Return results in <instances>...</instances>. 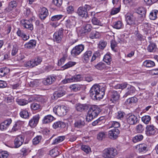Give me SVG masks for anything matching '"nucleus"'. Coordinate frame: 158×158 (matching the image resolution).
Here are the masks:
<instances>
[{
    "label": "nucleus",
    "mask_w": 158,
    "mask_h": 158,
    "mask_svg": "<svg viewBox=\"0 0 158 158\" xmlns=\"http://www.w3.org/2000/svg\"><path fill=\"white\" fill-rule=\"evenodd\" d=\"M138 101L137 98L135 97H131L127 99L126 102V103L127 105H128L130 104L135 103Z\"/></svg>",
    "instance_id": "obj_42"
},
{
    "label": "nucleus",
    "mask_w": 158,
    "mask_h": 158,
    "mask_svg": "<svg viewBox=\"0 0 158 158\" xmlns=\"http://www.w3.org/2000/svg\"><path fill=\"white\" fill-rule=\"evenodd\" d=\"M36 42L35 40H32L24 45V47L27 49H30L34 48L36 46Z\"/></svg>",
    "instance_id": "obj_22"
},
{
    "label": "nucleus",
    "mask_w": 158,
    "mask_h": 158,
    "mask_svg": "<svg viewBox=\"0 0 158 158\" xmlns=\"http://www.w3.org/2000/svg\"><path fill=\"white\" fill-rule=\"evenodd\" d=\"M66 93V91L65 89L62 87H60L59 88L58 91H55L53 94V96L54 98L55 99H57L59 98H60Z\"/></svg>",
    "instance_id": "obj_14"
},
{
    "label": "nucleus",
    "mask_w": 158,
    "mask_h": 158,
    "mask_svg": "<svg viewBox=\"0 0 158 158\" xmlns=\"http://www.w3.org/2000/svg\"><path fill=\"white\" fill-rule=\"evenodd\" d=\"M40 14L48 15V11L45 7H43L42 8Z\"/></svg>",
    "instance_id": "obj_63"
},
{
    "label": "nucleus",
    "mask_w": 158,
    "mask_h": 158,
    "mask_svg": "<svg viewBox=\"0 0 158 158\" xmlns=\"http://www.w3.org/2000/svg\"><path fill=\"white\" fill-rule=\"evenodd\" d=\"M158 13V10H154L150 12L149 16L150 19L152 20H154L157 18V14Z\"/></svg>",
    "instance_id": "obj_33"
},
{
    "label": "nucleus",
    "mask_w": 158,
    "mask_h": 158,
    "mask_svg": "<svg viewBox=\"0 0 158 158\" xmlns=\"http://www.w3.org/2000/svg\"><path fill=\"white\" fill-rule=\"evenodd\" d=\"M127 123L130 125H134L137 124L138 120L136 116L132 114H129L126 116Z\"/></svg>",
    "instance_id": "obj_8"
},
{
    "label": "nucleus",
    "mask_w": 158,
    "mask_h": 158,
    "mask_svg": "<svg viewBox=\"0 0 158 158\" xmlns=\"http://www.w3.org/2000/svg\"><path fill=\"white\" fill-rule=\"evenodd\" d=\"M77 13L78 15L82 18L85 19L89 18V16L87 11L83 6H80L77 10Z\"/></svg>",
    "instance_id": "obj_11"
},
{
    "label": "nucleus",
    "mask_w": 158,
    "mask_h": 158,
    "mask_svg": "<svg viewBox=\"0 0 158 158\" xmlns=\"http://www.w3.org/2000/svg\"><path fill=\"white\" fill-rule=\"evenodd\" d=\"M23 24V27L26 28H27L31 31L33 30V27L31 20H25L24 21V23Z\"/></svg>",
    "instance_id": "obj_23"
},
{
    "label": "nucleus",
    "mask_w": 158,
    "mask_h": 158,
    "mask_svg": "<svg viewBox=\"0 0 158 158\" xmlns=\"http://www.w3.org/2000/svg\"><path fill=\"white\" fill-rule=\"evenodd\" d=\"M105 88L98 85H94L91 88L89 91L91 97L94 100H100L105 95Z\"/></svg>",
    "instance_id": "obj_1"
},
{
    "label": "nucleus",
    "mask_w": 158,
    "mask_h": 158,
    "mask_svg": "<svg viewBox=\"0 0 158 158\" xmlns=\"http://www.w3.org/2000/svg\"><path fill=\"white\" fill-rule=\"evenodd\" d=\"M56 80V78L54 77H48L43 81V83L45 85H50Z\"/></svg>",
    "instance_id": "obj_25"
},
{
    "label": "nucleus",
    "mask_w": 158,
    "mask_h": 158,
    "mask_svg": "<svg viewBox=\"0 0 158 158\" xmlns=\"http://www.w3.org/2000/svg\"><path fill=\"white\" fill-rule=\"evenodd\" d=\"M12 120L9 118L5 120L0 124V130L2 131L6 130L11 123Z\"/></svg>",
    "instance_id": "obj_15"
},
{
    "label": "nucleus",
    "mask_w": 158,
    "mask_h": 158,
    "mask_svg": "<svg viewBox=\"0 0 158 158\" xmlns=\"http://www.w3.org/2000/svg\"><path fill=\"white\" fill-rule=\"evenodd\" d=\"M24 139L23 137L20 135L17 137L14 140V146L15 148H18L23 143Z\"/></svg>",
    "instance_id": "obj_17"
},
{
    "label": "nucleus",
    "mask_w": 158,
    "mask_h": 158,
    "mask_svg": "<svg viewBox=\"0 0 158 158\" xmlns=\"http://www.w3.org/2000/svg\"><path fill=\"white\" fill-rule=\"evenodd\" d=\"M27 66H29L31 68L35 67L36 66L34 59L28 61L26 64Z\"/></svg>",
    "instance_id": "obj_53"
},
{
    "label": "nucleus",
    "mask_w": 158,
    "mask_h": 158,
    "mask_svg": "<svg viewBox=\"0 0 158 158\" xmlns=\"http://www.w3.org/2000/svg\"><path fill=\"white\" fill-rule=\"evenodd\" d=\"M143 65L147 67H151L155 66V63L151 60H146L143 62Z\"/></svg>",
    "instance_id": "obj_37"
},
{
    "label": "nucleus",
    "mask_w": 158,
    "mask_h": 158,
    "mask_svg": "<svg viewBox=\"0 0 158 158\" xmlns=\"http://www.w3.org/2000/svg\"><path fill=\"white\" fill-rule=\"evenodd\" d=\"M156 128L153 125H148L146 127V134L148 136L153 135L156 133Z\"/></svg>",
    "instance_id": "obj_12"
},
{
    "label": "nucleus",
    "mask_w": 158,
    "mask_h": 158,
    "mask_svg": "<svg viewBox=\"0 0 158 158\" xmlns=\"http://www.w3.org/2000/svg\"><path fill=\"white\" fill-rule=\"evenodd\" d=\"M100 56V54L99 52L96 51L95 52L91 60V62H92L94 60L97 58L99 57Z\"/></svg>",
    "instance_id": "obj_55"
},
{
    "label": "nucleus",
    "mask_w": 158,
    "mask_h": 158,
    "mask_svg": "<svg viewBox=\"0 0 158 158\" xmlns=\"http://www.w3.org/2000/svg\"><path fill=\"white\" fill-rule=\"evenodd\" d=\"M92 54V52L91 51H87L83 54L82 59L85 63H87L89 61Z\"/></svg>",
    "instance_id": "obj_19"
},
{
    "label": "nucleus",
    "mask_w": 158,
    "mask_h": 158,
    "mask_svg": "<svg viewBox=\"0 0 158 158\" xmlns=\"http://www.w3.org/2000/svg\"><path fill=\"white\" fill-rule=\"evenodd\" d=\"M143 136L141 135H138L133 138V141L134 143L142 140L143 139Z\"/></svg>",
    "instance_id": "obj_47"
},
{
    "label": "nucleus",
    "mask_w": 158,
    "mask_h": 158,
    "mask_svg": "<svg viewBox=\"0 0 158 158\" xmlns=\"http://www.w3.org/2000/svg\"><path fill=\"white\" fill-rule=\"evenodd\" d=\"M81 149L82 150L87 153H89L90 150V147L86 145H82L81 147Z\"/></svg>",
    "instance_id": "obj_60"
},
{
    "label": "nucleus",
    "mask_w": 158,
    "mask_h": 158,
    "mask_svg": "<svg viewBox=\"0 0 158 158\" xmlns=\"http://www.w3.org/2000/svg\"><path fill=\"white\" fill-rule=\"evenodd\" d=\"M144 128L142 125L141 124H139L136 126V130L138 133H142L144 131Z\"/></svg>",
    "instance_id": "obj_57"
},
{
    "label": "nucleus",
    "mask_w": 158,
    "mask_h": 158,
    "mask_svg": "<svg viewBox=\"0 0 158 158\" xmlns=\"http://www.w3.org/2000/svg\"><path fill=\"white\" fill-rule=\"evenodd\" d=\"M136 13L142 16H145L146 12V10L143 7H139L138 8L136 11Z\"/></svg>",
    "instance_id": "obj_31"
},
{
    "label": "nucleus",
    "mask_w": 158,
    "mask_h": 158,
    "mask_svg": "<svg viewBox=\"0 0 158 158\" xmlns=\"http://www.w3.org/2000/svg\"><path fill=\"white\" fill-rule=\"evenodd\" d=\"M64 16L62 15H58L52 16L50 20L52 21H56L62 19Z\"/></svg>",
    "instance_id": "obj_45"
},
{
    "label": "nucleus",
    "mask_w": 158,
    "mask_h": 158,
    "mask_svg": "<svg viewBox=\"0 0 158 158\" xmlns=\"http://www.w3.org/2000/svg\"><path fill=\"white\" fill-rule=\"evenodd\" d=\"M103 60L108 64L109 65L110 64V62L112 60V59L109 53H107L104 56Z\"/></svg>",
    "instance_id": "obj_34"
},
{
    "label": "nucleus",
    "mask_w": 158,
    "mask_h": 158,
    "mask_svg": "<svg viewBox=\"0 0 158 158\" xmlns=\"http://www.w3.org/2000/svg\"><path fill=\"white\" fill-rule=\"evenodd\" d=\"M36 65L40 64L42 60V58L40 57H37L34 59Z\"/></svg>",
    "instance_id": "obj_64"
},
{
    "label": "nucleus",
    "mask_w": 158,
    "mask_h": 158,
    "mask_svg": "<svg viewBox=\"0 0 158 158\" xmlns=\"http://www.w3.org/2000/svg\"><path fill=\"white\" fill-rule=\"evenodd\" d=\"M72 18L75 19L73 17H71L69 19L66 20L65 22V25L67 28H71L73 27L75 24V19H73Z\"/></svg>",
    "instance_id": "obj_21"
},
{
    "label": "nucleus",
    "mask_w": 158,
    "mask_h": 158,
    "mask_svg": "<svg viewBox=\"0 0 158 158\" xmlns=\"http://www.w3.org/2000/svg\"><path fill=\"white\" fill-rule=\"evenodd\" d=\"M65 139V137L64 136H60L57 137L54 140L52 144H56L62 141Z\"/></svg>",
    "instance_id": "obj_46"
},
{
    "label": "nucleus",
    "mask_w": 158,
    "mask_h": 158,
    "mask_svg": "<svg viewBox=\"0 0 158 158\" xmlns=\"http://www.w3.org/2000/svg\"><path fill=\"white\" fill-rule=\"evenodd\" d=\"M120 124L117 122L114 121L112 122L111 127L114 128L109 131L108 136L110 139H114L118 137L119 133V131L118 128L120 127Z\"/></svg>",
    "instance_id": "obj_3"
},
{
    "label": "nucleus",
    "mask_w": 158,
    "mask_h": 158,
    "mask_svg": "<svg viewBox=\"0 0 158 158\" xmlns=\"http://www.w3.org/2000/svg\"><path fill=\"white\" fill-rule=\"evenodd\" d=\"M18 4L17 1H12L9 2V8L11 10L13 9L16 8Z\"/></svg>",
    "instance_id": "obj_43"
},
{
    "label": "nucleus",
    "mask_w": 158,
    "mask_h": 158,
    "mask_svg": "<svg viewBox=\"0 0 158 158\" xmlns=\"http://www.w3.org/2000/svg\"><path fill=\"white\" fill-rule=\"evenodd\" d=\"M94 66L97 69L100 70H102L105 69H106V64L102 62H100L97 65H94Z\"/></svg>",
    "instance_id": "obj_39"
},
{
    "label": "nucleus",
    "mask_w": 158,
    "mask_h": 158,
    "mask_svg": "<svg viewBox=\"0 0 158 158\" xmlns=\"http://www.w3.org/2000/svg\"><path fill=\"white\" fill-rule=\"evenodd\" d=\"M113 27L115 29H118L122 28L123 25L121 21H118L115 22L113 23Z\"/></svg>",
    "instance_id": "obj_35"
},
{
    "label": "nucleus",
    "mask_w": 158,
    "mask_h": 158,
    "mask_svg": "<svg viewBox=\"0 0 158 158\" xmlns=\"http://www.w3.org/2000/svg\"><path fill=\"white\" fill-rule=\"evenodd\" d=\"M106 135V133L104 132H100L97 135V139L99 140H102L105 138Z\"/></svg>",
    "instance_id": "obj_52"
},
{
    "label": "nucleus",
    "mask_w": 158,
    "mask_h": 158,
    "mask_svg": "<svg viewBox=\"0 0 158 158\" xmlns=\"http://www.w3.org/2000/svg\"><path fill=\"white\" fill-rule=\"evenodd\" d=\"M20 116L22 118H28L29 117V114L27 110H23L19 113Z\"/></svg>",
    "instance_id": "obj_40"
},
{
    "label": "nucleus",
    "mask_w": 158,
    "mask_h": 158,
    "mask_svg": "<svg viewBox=\"0 0 158 158\" xmlns=\"http://www.w3.org/2000/svg\"><path fill=\"white\" fill-rule=\"evenodd\" d=\"M76 63L75 62L70 61L62 67L64 69H68L75 65Z\"/></svg>",
    "instance_id": "obj_44"
},
{
    "label": "nucleus",
    "mask_w": 158,
    "mask_h": 158,
    "mask_svg": "<svg viewBox=\"0 0 158 158\" xmlns=\"http://www.w3.org/2000/svg\"><path fill=\"white\" fill-rule=\"evenodd\" d=\"M64 29L62 28L59 29L56 31L53 35V40L54 42L57 43H60L63 37Z\"/></svg>",
    "instance_id": "obj_6"
},
{
    "label": "nucleus",
    "mask_w": 158,
    "mask_h": 158,
    "mask_svg": "<svg viewBox=\"0 0 158 158\" xmlns=\"http://www.w3.org/2000/svg\"><path fill=\"white\" fill-rule=\"evenodd\" d=\"M135 148L139 153L146 152L148 150L147 145L144 143L137 145L135 146Z\"/></svg>",
    "instance_id": "obj_18"
},
{
    "label": "nucleus",
    "mask_w": 158,
    "mask_h": 158,
    "mask_svg": "<svg viewBox=\"0 0 158 158\" xmlns=\"http://www.w3.org/2000/svg\"><path fill=\"white\" fill-rule=\"evenodd\" d=\"M89 105L87 104L78 103L76 105V109L78 111L81 112L87 110L89 108Z\"/></svg>",
    "instance_id": "obj_16"
},
{
    "label": "nucleus",
    "mask_w": 158,
    "mask_h": 158,
    "mask_svg": "<svg viewBox=\"0 0 158 158\" xmlns=\"http://www.w3.org/2000/svg\"><path fill=\"white\" fill-rule=\"evenodd\" d=\"M84 46L82 44L78 45L75 46L71 51V54L73 56L79 55L84 50Z\"/></svg>",
    "instance_id": "obj_9"
},
{
    "label": "nucleus",
    "mask_w": 158,
    "mask_h": 158,
    "mask_svg": "<svg viewBox=\"0 0 158 158\" xmlns=\"http://www.w3.org/2000/svg\"><path fill=\"white\" fill-rule=\"evenodd\" d=\"M52 3L58 7H60L62 4V0H52Z\"/></svg>",
    "instance_id": "obj_56"
},
{
    "label": "nucleus",
    "mask_w": 158,
    "mask_h": 158,
    "mask_svg": "<svg viewBox=\"0 0 158 158\" xmlns=\"http://www.w3.org/2000/svg\"><path fill=\"white\" fill-rule=\"evenodd\" d=\"M8 70V69L7 68L0 69V77L5 76L7 73Z\"/></svg>",
    "instance_id": "obj_54"
},
{
    "label": "nucleus",
    "mask_w": 158,
    "mask_h": 158,
    "mask_svg": "<svg viewBox=\"0 0 158 158\" xmlns=\"http://www.w3.org/2000/svg\"><path fill=\"white\" fill-rule=\"evenodd\" d=\"M30 107L31 109L34 111H40L42 109L41 106L39 104L35 102L31 104Z\"/></svg>",
    "instance_id": "obj_28"
},
{
    "label": "nucleus",
    "mask_w": 158,
    "mask_h": 158,
    "mask_svg": "<svg viewBox=\"0 0 158 158\" xmlns=\"http://www.w3.org/2000/svg\"><path fill=\"white\" fill-rule=\"evenodd\" d=\"M107 44L106 42L104 40H101L99 41L98 46L99 48L103 49L106 47Z\"/></svg>",
    "instance_id": "obj_51"
},
{
    "label": "nucleus",
    "mask_w": 158,
    "mask_h": 158,
    "mask_svg": "<svg viewBox=\"0 0 158 158\" xmlns=\"http://www.w3.org/2000/svg\"><path fill=\"white\" fill-rule=\"evenodd\" d=\"M42 137L41 135H37L33 139V144L36 145L38 144L42 139Z\"/></svg>",
    "instance_id": "obj_49"
},
{
    "label": "nucleus",
    "mask_w": 158,
    "mask_h": 158,
    "mask_svg": "<svg viewBox=\"0 0 158 158\" xmlns=\"http://www.w3.org/2000/svg\"><path fill=\"white\" fill-rule=\"evenodd\" d=\"M20 152L22 155L23 156H26L28 155L30 152L27 147L24 146L21 148Z\"/></svg>",
    "instance_id": "obj_38"
},
{
    "label": "nucleus",
    "mask_w": 158,
    "mask_h": 158,
    "mask_svg": "<svg viewBox=\"0 0 158 158\" xmlns=\"http://www.w3.org/2000/svg\"><path fill=\"white\" fill-rule=\"evenodd\" d=\"M89 109L86 120L89 122L97 116L101 110L96 105L89 106Z\"/></svg>",
    "instance_id": "obj_2"
},
{
    "label": "nucleus",
    "mask_w": 158,
    "mask_h": 158,
    "mask_svg": "<svg viewBox=\"0 0 158 158\" xmlns=\"http://www.w3.org/2000/svg\"><path fill=\"white\" fill-rule=\"evenodd\" d=\"M100 36L99 32L96 31H93L91 32L89 35V37L91 39L98 38Z\"/></svg>",
    "instance_id": "obj_36"
},
{
    "label": "nucleus",
    "mask_w": 158,
    "mask_h": 158,
    "mask_svg": "<svg viewBox=\"0 0 158 158\" xmlns=\"http://www.w3.org/2000/svg\"><path fill=\"white\" fill-rule=\"evenodd\" d=\"M73 82H75L74 76L71 78L64 79L61 82L63 84H65Z\"/></svg>",
    "instance_id": "obj_48"
},
{
    "label": "nucleus",
    "mask_w": 158,
    "mask_h": 158,
    "mask_svg": "<svg viewBox=\"0 0 158 158\" xmlns=\"http://www.w3.org/2000/svg\"><path fill=\"white\" fill-rule=\"evenodd\" d=\"M126 21L127 24L134 25L135 24V21L136 17L133 14L127 13L125 15Z\"/></svg>",
    "instance_id": "obj_10"
},
{
    "label": "nucleus",
    "mask_w": 158,
    "mask_h": 158,
    "mask_svg": "<svg viewBox=\"0 0 158 158\" xmlns=\"http://www.w3.org/2000/svg\"><path fill=\"white\" fill-rule=\"evenodd\" d=\"M118 154L115 148H109L105 149L103 151L102 156L104 158H114Z\"/></svg>",
    "instance_id": "obj_4"
},
{
    "label": "nucleus",
    "mask_w": 158,
    "mask_h": 158,
    "mask_svg": "<svg viewBox=\"0 0 158 158\" xmlns=\"http://www.w3.org/2000/svg\"><path fill=\"white\" fill-rule=\"evenodd\" d=\"M92 27L90 24H87L83 28V32L86 34L90 31L91 30Z\"/></svg>",
    "instance_id": "obj_50"
},
{
    "label": "nucleus",
    "mask_w": 158,
    "mask_h": 158,
    "mask_svg": "<svg viewBox=\"0 0 158 158\" xmlns=\"http://www.w3.org/2000/svg\"><path fill=\"white\" fill-rule=\"evenodd\" d=\"M85 122L84 120L79 119L76 121L74 123V127H76L81 128L84 126Z\"/></svg>",
    "instance_id": "obj_29"
},
{
    "label": "nucleus",
    "mask_w": 158,
    "mask_h": 158,
    "mask_svg": "<svg viewBox=\"0 0 158 158\" xmlns=\"http://www.w3.org/2000/svg\"><path fill=\"white\" fill-rule=\"evenodd\" d=\"M127 90V91L124 95V97H126L128 95L132 94H133L135 91V87L130 85H128Z\"/></svg>",
    "instance_id": "obj_26"
},
{
    "label": "nucleus",
    "mask_w": 158,
    "mask_h": 158,
    "mask_svg": "<svg viewBox=\"0 0 158 158\" xmlns=\"http://www.w3.org/2000/svg\"><path fill=\"white\" fill-rule=\"evenodd\" d=\"M92 22L93 24L95 25H101V23L97 18L94 17L92 20Z\"/></svg>",
    "instance_id": "obj_59"
},
{
    "label": "nucleus",
    "mask_w": 158,
    "mask_h": 158,
    "mask_svg": "<svg viewBox=\"0 0 158 158\" xmlns=\"http://www.w3.org/2000/svg\"><path fill=\"white\" fill-rule=\"evenodd\" d=\"M82 86L81 85L76 84L70 85L69 88L72 91L76 92L81 90L82 88Z\"/></svg>",
    "instance_id": "obj_24"
},
{
    "label": "nucleus",
    "mask_w": 158,
    "mask_h": 158,
    "mask_svg": "<svg viewBox=\"0 0 158 158\" xmlns=\"http://www.w3.org/2000/svg\"><path fill=\"white\" fill-rule=\"evenodd\" d=\"M40 118L39 114H37L34 116L29 121V125L31 127L33 128L35 127L39 122Z\"/></svg>",
    "instance_id": "obj_13"
},
{
    "label": "nucleus",
    "mask_w": 158,
    "mask_h": 158,
    "mask_svg": "<svg viewBox=\"0 0 158 158\" xmlns=\"http://www.w3.org/2000/svg\"><path fill=\"white\" fill-rule=\"evenodd\" d=\"M125 115V114L123 112L119 111L118 112L117 117L118 119H121L123 118Z\"/></svg>",
    "instance_id": "obj_61"
},
{
    "label": "nucleus",
    "mask_w": 158,
    "mask_h": 158,
    "mask_svg": "<svg viewBox=\"0 0 158 158\" xmlns=\"http://www.w3.org/2000/svg\"><path fill=\"white\" fill-rule=\"evenodd\" d=\"M107 96L110 101L114 103L118 101L120 97L119 93L115 90L109 91Z\"/></svg>",
    "instance_id": "obj_7"
},
{
    "label": "nucleus",
    "mask_w": 158,
    "mask_h": 158,
    "mask_svg": "<svg viewBox=\"0 0 158 158\" xmlns=\"http://www.w3.org/2000/svg\"><path fill=\"white\" fill-rule=\"evenodd\" d=\"M16 102L20 106H25L28 103V101L25 99L17 98Z\"/></svg>",
    "instance_id": "obj_32"
},
{
    "label": "nucleus",
    "mask_w": 158,
    "mask_h": 158,
    "mask_svg": "<svg viewBox=\"0 0 158 158\" xmlns=\"http://www.w3.org/2000/svg\"><path fill=\"white\" fill-rule=\"evenodd\" d=\"M55 119V118L51 114H48L44 116L42 120L43 124H47L52 122Z\"/></svg>",
    "instance_id": "obj_20"
},
{
    "label": "nucleus",
    "mask_w": 158,
    "mask_h": 158,
    "mask_svg": "<svg viewBox=\"0 0 158 158\" xmlns=\"http://www.w3.org/2000/svg\"><path fill=\"white\" fill-rule=\"evenodd\" d=\"M65 124L64 122L60 121L56 122L52 125V127L54 129H56L59 127L64 128L65 127Z\"/></svg>",
    "instance_id": "obj_27"
},
{
    "label": "nucleus",
    "mask_w": 158,
    "mask_h": 158,
    "mask_svg": "<svg viewBox=\"0 0 158 158\" xmlns=\"http://www.w3.org/2000/svg\"><path fill=\"white\" fill-rule=\"evenodd\" d=\"M142 121L146 124H148L151 120V118L150 116L145 115L141 118Z\"/></svg>",
    "instance_id": "obj_41"
},
{
    "label": "nucleus",
    "mask_w": 158,
    "mask_h": 158,
    "mask_svg": "<svg viewBox=\"0 0 158 158\" xmlns=\"http://www.w3.org/2000/svg\"><path fill=\"white\" fill-rule=\"evenodd\" d=\"M68 111L67 107L64 106H57L53 108V112L56 115L60 116L65 115Z\"/></svg>",
    "instance_id": "obj_5"
},
{
    "label": "nucleus",
    "mask_w": 158,
    "mask_h": 158,
    "mask_svg": "<svg viewBox=\"0 0 158 158\" xmlns=\"http://www.w3.org/2000/svg\"><path fill=\"white\" fill-rule=\"evenodd\" d=\"M8 156V154L6 151L0 152V158H7Z\"/></svg>",
    "instance_id": "obj_62"
},
{
    "label": "nucleus",
    "mask_w": 158,
    "mask_h": 158,
    "mask_svg": "<svg viewBox=\"0 0 158 158\" xmlns=\"http://www.w3.org/2000/svg\"><path fill=\"white\" fill-rule=\"evenodd\" d=\"M120 10V6L118 7L113 8L110 14L111 15L116 14L119 12Z\"/></svg>",
    "instance_id": "obj_58"
},
{
    "label": "nucleus",
    "mask_w": 158,
    "mask_h": 158,
    "mask_svg": "<svg viewBox=\"0 0 158 158\" xmlns=\"http://www.w3.org/2000/svg\"><path fill=\"white\" fill-rule=\"evenodd\" d=\"M150 44L148 46L147 49L150 52H155L156 49V46L155 44L152 43L151 41L149 42Z\"/></svg>",
    "instance_id": "obj_30"
}]
</instances>
